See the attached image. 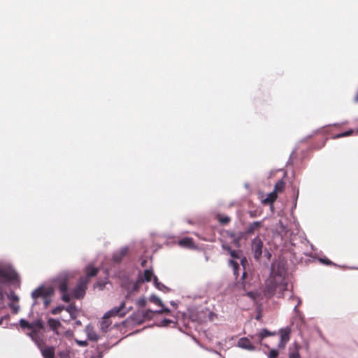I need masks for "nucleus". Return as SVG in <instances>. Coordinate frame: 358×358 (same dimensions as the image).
<instances>
[{"label": "nucleus", "instance_id": "obj_23", "mask_svg": "<svg viewBox=\"0 0 358 358\" xmlns=\"http://www.w3.org/2000/svg\"><path fill=\"white\" fill-rule=\"evenodd\" d=\"M277 198V194L274 191L269 193L266 198L264 200L265 203H273Z\"/></svg>", "mask_w": 358, "mask_h": 358}, {"label": "nucleus", "instance_id": "obj_32", "mask_svg": "<svg viewBox=\"0 0 358 358\" xmlns=\"http://www.w3.org/2000/svg\"><path fill=\"white\" fill-rule=\"evenodd\" d=\"M219 221L222 224H227L230 221V219L228 216H220L219 217Z\"/></svg>", "mask_w": 358, "mask_h": 358}, {"label": "nucleus", "instance_id": "obj_45", "mask_svg": "<svg viewBox=\"0 0 358 358\" xmlns=\"http://www.w3.org/2000/svg\"><path fill=\"white\" fill-rule=\"evenodd\" d=\"M320 261H321L322 262H323V263H325V264H329V261H326V260H324V259H320Z\"/></svg>", "mask_w": 358, "mask_h": 358}, {"label": "nucleus", "instance_id": "obj_19", "mask_svg": "<svg viewBox=\"0 0 358 358\" xmlns=\"http://www.w3.org/2000/svg\"><path fill=\"white\" fill-rule=\"evenodd\" d=\"M98 269L94 266L89 265L85 268L87 277L94 276L97 273Z\"/></svg>", "mask_w": 358, "mask_h": 358}, {"label": "nucleus", "instance_id": "obj_44", "mask_svg": "<svg viewBox=\"0 0 358 358\" xmlns=\"http://www.w3.org/2000/svg\"><path fill=\"white\" fill-rule=\"evenodd\" d=\"M59 355H60V357L64 356V358H68V356H67L66 354H64V353H62V352H61V353L59 354Z\"/></svg>", "mask_w": 358, "mask_h": 358}, {"label": "nucleus", "instance_id": "obj_33", "mask_svg": "<svg viewBox=\"0 0 358 358\" xmlns=\"http://www.w3.org/2000/svg\"><path fill=\"white\" fill-rule=\"evenodd\" d=\"M67 284L66 282H61L60 285H59V289L60 291L62 292V293H64L67 291Z\"/></svg>", "mask_w": 358, "mask_h": 358}, {"label": "nucleus", "instance_id": "obj_49", "mask_svg": "<svg viewBox=\"0 0 358 358\" xmlns=\"http://www.w3.org/2000/svg\"><path fill=\"white\" fill-rule=\"evenodd\" d=\"M357 131H358V129H357Z\"/></svg>", "mask_w": 358, "mask_h": 358}, {"label": "nucleus", "instance_id": "obj_7", "mask_svg": "<svg viewBox=\"0 0 358 358\" xmlns=\"http://www.w3.org/2000/svg\"><path fill=\"white\" fill-rule=\"evenodd\" d=\"M230 253L234 259L229 261V265L233 268L234 274L238 275V263L235 261V259H240L241 263L243 262L244 259L241 258L240 251H231Z\"/></svg>", "mask_w": 358, "mask_h": 358}, {"label": "nucleus", "instance_id": "obj_8", "mask_svg": "<svg viewBox=\"0 0 358 358\" xmlns=\"http://www.w3.org/2000/svg\"><path fill=\"white\" fill-rule=\"evenodd\" d=\"M48 325L50 328L58 336L62 334V325L60 321L50 318L48 321Z\"/></svg>", "mask_w": 358, "mask_h": 358}, {"label": "nucleus", "instance_id": "obj_17", "mask_svg": "<svg viewBox=\"0 0 358 358\" xmlns=\"http://www.w3.org/2000/svg\"><path fill=\"white\" fill-rule=\"evenodd\" d=\"M178 245L182 247L192 248L193 247V241L191 238H185L178 241Z\"/></svg>", "mask_w": 358, "mask_h": 358}, {"label": "nucleus", "instance_id": "obj_43", "mask_svg": "<svg viewBox=\"0 0 358 358\" xmlns=\"http://www.w3.org/2000/svg\"><path fill=\"white\" fill-rule=\"evenodd\" d=\"M81 325V322L80 320H77L75 322V326H80Z\"/></svg>", "mask_w": 358, "mask_h": 358}, {"label": "nucleus", "instance_id": "obj_46", "mask_svg": "<svg viewBox=\"0 0 358 358\" xmlns=\"http://www.w3.org/2000/svg\"><path fill=\"white\" fill-rule=\"evenodd\" d=\"M35 334V331H33L31 334H30V336L34 338V335Z\"/></svg>", "mask_w": 358, "mask_h": 358}, {"label": "nucleus", "instance_id": "obj_13", "mask_svg": "<svg viewBox=\"0 0 358 358\" xmlns=\"http://www.w3.org/2000/svg\"><path fill=\"white\" fill-rule=\"evenodd\" d=\"M87 338L92 341H96L99 339L98 335L94 331L91 325H87L85 328Z\"/></svg>", "mask_w": 358, "mask_h": 358}, {"label": "nucleus", "instance_id": "obj_36", "mask_svg": "<svg viewBox=\"0 0 358 358\" xmlns=\"http://www.w3.org/2000/svg\"><path fill=\"white\" fill-rule=\"evenodd\" d=\"M171 322H172L171 320H168V319H164L161 321L159 326L165 327V326L168 325L169 324H170Z\"/></svg>", "mask_w": 358, "mask_h": 358}, {"label": "nucleus", "instance_id": "obj_6", "mask_svg": "<svg viewBox=\"0 0 358 358\" xmlns=\"http://www.w3.org/2000/svg\"><path fill=\"white\" fill-rule=\"evenodd\" d=\"M263 243L259 237L255 238L252 241V250L255 259H258L262 256Z\"/></svg>", "mask_w": 358, "mask_h": 358}, {"label": "nucleus", "instance_id": "obj_21", "mask_svg": "<svg viewBox=\"0 0 358 358\" xmlns=\"http://www.w3.org/2000/svg\"><path fill=\"white\" fill-rule=\"evenodd\" d=\"M150 301L159 307H163L162 301L154 294L150 296Z\"/></svg>", "mask_w": 358, "mask_h": 358}, {"label": "nucleus", "instance_id": "obj_12", "mask_svg": "<svg viewBox=\"0 0 358 358\" xmlns=\"http://www.w3.org/2000/svg\"><path fill=\"white\" fill-rule=\"evenodd\" d=\"M20 324L22 328H28L30 329H34L35 327H38V329H41L43 327L41 322L38 321L35 324H29L26 320L21 319L20 320Z\"/></svg>", "mask_w": 358, "mask_h": 358}, {"label": "nucleus", "instance_id": "obj_4", "mask_svg": "<svg viewBox=\"0 0 358 358\" xmlns=\"http://www.w3.org/2000/svg\"><path fill=\"white\" fill-rule=\"evenodd\" d=\"M87 279L82 278L79 280L76 288L73 292V295L76 299L83 298L87 289Z\"/></svg>", "mask_w": 358, "mask_h": 358}, {"label": "nucleus", "instance_id": "obj_11", "mask_svg": "<svg viewBox=\"0 0 358 358\" xmlns=\"http://www.w3.org/2000/svg\"><path fill=\"white\" fill-rule=\"evenodd\" d=\"M161 308H162L160 310H157L155 311H153L152 310H147L145 312H142L141 313L144 318H151L152 317L153 313L163 314L169 313L170 312V310L168 308H166L164 304L163 307Z\"/></svg>", "mask_w": 358, "mask_h": 358}, {"label": "nucleus", "instance_id": "obj_39", "mask_svg": "<svg viewBox=\"0 0 358 358\" xmlns=\"http://www.w3.org/2000/svg\"><path fill=\"white\" fill-rule=\"evenodd\" d=\"M289 358H299V354L297 351L292 352L289 354Z\"/></svg>", "mask_w": 358, "mask_h": 358}, {"label": "nucleus", "instance_id": "obj_22", "mask_svg": "<svg viewBox=\"0 0 358 358\" xmlns=\"http://www.w3.org/2000/svg\"><path fill=\"white\" fill-rule=\"evenodd\" d=\"M274 335H275V332H271V331H268L266 329H263L259 332V337L260 340L262 341V339H264L266 336H274Z\"/></svg>", "mask_w": 358, "mask_h": 358}, {"label": "nucleus", "instance_id": "obj_37", "mask_svg": "<svg viewBox=\"0 0 358 358\" xmlns=\"http://www.w3.org/2000/svg\"><path fill=\"white\" fill-rule=\"evenodd\" d=\"M76 342L81 347H85L87 345V342L86 341L76 340Z\"/></svg>", "mask_w": 358, "mask_h": 358}, {"label": "nucleus", "instance_id": "obj_42", "mask_svg": "<svg viewBox=\"0 0 358 358\" xmlns=\"http://www.w3.org/2000/svg\"><path fill=\"white\" fill-rule=\"evenodd\" d=\"M170 303H171V306H173L175 308H177V306H178V304L175 301H171L170 302Z\"/></svg>", "mask_w": 358, "mask_h": 358}, {"label": "nucleus", "instance_id": "obj_40", "mask_svg": "<svg viewBox=\"0 0 358 358\" xmlns=\"http://www.w3.org/2000/svg\"><path fill=\"white\" fill-rule=\"evenodd\" d=\"M69 275L68 273H62L60 276H59V279L62 280V279L64 280H66L69 278Z\"/></svg>", "mask_w": 358, "mask_h": 358}, {"label": "nucleus", "instance_id": "obj_3", "mask_svg": "<svg viewBox=\"0 0 358 358\" xmlns=\"http://www.w3.org/2000/svg\"><path fill=\"white\" fill-rule=\"evenodd\" d=\"M283 281L280 275L272 273L266 280V292L268 294H273L275 289Z\"/></svg>", "mask_w": 358, "mask_h": 358}, {"label": "nucleus", "instance_id": "obj_29", "mask_svg": "<svg viewBox=\"0 0 358 358\" xmlns=\"http://www.w3.org/2000/svg\"><path fill=\"white\" fill-rule=\"evenodd\" d=\"M65 308H64V306H57L55 308L52 309L51 313L53 315H57V314L60 313Z\"/></svg>", "mask_w": 358, "mask_h": 358}, {"label": "nucleus", "instance_id": "obj_24", "mask_svg": "<svg viewBox=\"0 0 358 358\" xmlns=\"http://www.w3.org/2000/svg\"><path fill=\"white\" fill-rule=\"evenodd\" d=\"M284 186L285 182L282 180L278 181L275 185L274 192H281L283 189Z\"/></svg>", "mask_w": 358, "mask_h": 358}, {"label": "nucleus", "instance_id": "obj_9", "mask_svg": "<svg viewBox=\"0 0 358 358\" xmlns=\"http://www.w3.org/2000/svg\"><path fill=\"white\" fill-rule=\"evenodd\" d=\"M0 276L8 280H14L17 278L16 272L10 268H3L0 266Z\"/></svg>", "mask_w": 358, "mask_h": 358}, {"label": "nucleus", "instance_id": "obj_31", "mask_svg": "<svg viewBox=\"0 0 358 358\" xmlns=\"http://www.w3.org/2000/svg\"><path fill=\"white\" fill-rule=\"evenodd\" d=\"M278 355V351L275 349L271 350L268 357L269 358H276Z\"/></svg>", "mask_w": 358, "mask_h": 358}, {"label": "nucleus", "instance_id": "obj_35", "mask_svg": "<svg viewBox=\"0 0 358 358\" xmlns=\"http://www.w3.org/2000/svg\"><path fill=\"white\" fill-rule=\"evenodd\" d=\"M10 308L13 310L15 313H17L19 310V306L15 303H12L10 305Z\"/></svg>", "mask_w": 358, "mask_h": 358}, {"label": "nucleus", "instance_id": "obj_28", "mask_svg": "<svg viewBox=\"0 0 358 358\" xmlns=\"http://www.w3.org/2000/svg\"><path fill=\"white\" fill-rule=\"evenodd\" d=\"M353 132V130H348L345 132H343V133H341L339 134H337L336 136H335L334 137V138H341V137H344V136H349L351 134H352Z\"/></svg>", "mask_w": 358, "mask_h": 358}, {"label": "nucleus", "instance_id": "obj_25", "mask_svg": "<svg viewBox=\"0 0 358 358\" xmlns=\"http://www.w3.org/2000/svg\"><path fill=\"white\" fill-rule=\"evenodd\" d=\"M136 303L138 307L141 308L145 306L147 303V300L145 297H142L138 299Z\"/></svg>", "mask_w": 358, "mask_h": 358}, {"label": "nucleus", "instance_id": "obj_1", "mask_svg": "<svg viewBox=\"0 0 358 358\" xmlns=\"http://www.w3.org/2000/svg\"><path fill=\"white\" fill-rule=\"evenodd\" d=\"M54 293V289L50 286L41 285L37 289L34 290L31 293V297L34 299V305L38 303V299L41 298L43 300V303L45 308L51 301V296Z\"/></svg>", "mask_w": 358, "mask_h": 358}, {"label": "nucleus", "instance_id": "obj_16", "mask_svg": "<svg viewBox=\"0 0 358 358\" xmlns=\"http://www.w3.org/2000/svg\"><path fill=\"white\" fill-rule=\"evenodd\" d=\"M65 310L69 313L72 319L76 318L78 315L79 310L75 306L69 305L66 307Z\"/></svg>", "mask_w": 358, "mask_h": 358}, {"label": "nucleus", "instance_id": "obj_14", "mask_svg": "<svg viewBox=\"0 0 358 358\" xmlns=\"http://www.w3.org/2000/svg\"><path fill=\"white\" fill-rule=\"evenodd\" d=\"M128 252V248L123 247L119 251L114 253L113 259L115 262L120 261Z\"/></svg>", "mask_w": 358, "mask_h": 358}, {"label": "nucleus", "instance_id": "obj_2", "mask_svg": "<svg viewBox=\"0 0 358 358\" xmlns=\"http://www.w3.org/2000/svg\"><path fill=\"white\" fill-rule=\"evenodd\" d=\"M124 307L125 303L122 302L118 307H114L103 315L101 321L100 322V329L103 332L105 333L108 330V328L111 324V322L109 320L110 317L115 315L123 317L126 314V312H122Z\"/></svg>", "mask_w": 358, "mask_h": 358}, {"label": "nucleus", "instance_id": "obj_18", "mask_svg": "<svg viewBox=\"0 0 358 358\" xmlns=\"http://www.w3.org/2000/svg\"><path fill=\"white\" fill-rule=\"evenodd\" d=\"M154 277H156V276L154 275L152 271L151 270L147 269L144 271L143 276V280L149 282V281H151L152 279L154 280Z\"/></svg>", "mask_w": 358, "mask_h": 358}, {"label": "nucleus", "instance_id": "obj_27", "mask_svg": "<svg viewBox=\"0 0 358 358\" xmlns=\"http://www.w3.org/2000/svg\"><path fill=\"white\" fill-rule=\"evenodd\" d=\"M107 283H108V282L106 281V280L105 281L97 282L94 285V288H98L99 289L102 290L105 287V286H106V285Z\"/></svg>", "mask_w": 358, "mask_h": 358}, {"label": "nucleus", "instance_id": "obj_38", "mask_svg": "<svg viewBox=\"0 0 358 358\" xmlns=\"http://www.w3.org/2000/svg\"><path fill=\"white\" fill-rule=\"evenodd\" d=\"M62 299L64 302H68L70 300V297H69V294H67L66 292H64V293H63V294L62 296Z\"/></svg>", "mask_w": 358, "mask_h": 358}, {"label": "nucleus", "instance_id": "obj_5", "mask_svg": "<svg viewBox=\"0 0 358 358\" xmlns=\"http://www.w3.org/2000/svg\"><path fill=\"white\" fill-rule=\"evenodd\" d=\"M279 333L280 340L278 343V347L280 348H284L287 342L289 341L291 329L288 327H286L285 328L280 329Z\"/></svg>", "mask_w": 358, "mask_h": 358}, {"label": "nucleus", "instance_id": "obj_48", "mask_svg": "<svg viewBox=\"0 0 358 358\" xmlns=\"http://www.w3.org/2000/svg\"><path fill=\"white\" fill-rule=\"evenodd\" d=\"M355 101H358V92H357V96L355 98Z\"/></svg>", "mask_w": 358, "mask_h": 358}, {"label": "nucleus", "instance_id": "obj_41", "mask_svg": "<svg viewBox=\"0 0 358 358\" xmlns=\"http://www.w3.org/2000/svg\"><path fill=\"white\" fill-rule=\"evenodd\" d=\"M247 294H248L250 297H251L252 299H256V296H257V294H256L255 293H253V292H248Z\"/></svg>", "mask_w": 358, "mask_h": 358}, {"label": "nucleus", "instance_id": "obj_15", "mask_svg": "<svg viewBox=\"0 0 358 358\" xmlns=\"http://www.w3.org/2000/svg\"><path fill=\"white\" fill-rule=\"evenodd\" d=\"M41 353L44 358H54L55 348L54 347H47L41 348Z\"/></svg>", "mask_w": 358, "mask_h": 358}, {"label": "nucleus", "instance_id": "obj_26", "mask_svg": "<svg viewBox=\"0 0 358 358\" xmlns=\"http://www.w3.org/2000/svg\"><path fill=\"white\" fill-rule=\"evenodd\" d=\"M261 224L262 223L260 222H255L250 226L248 231L250 232H253L255 229L259 228Z\"/></svg>", "mask_w": 358, "mask_h": 358}, {"label": "nucleus", "instance_id": "obj_10", "mask_svg": "<svg viewBox=\"0 0 358 358\" xmlns=\"http://www.w3.org/2000/svg\"><path fill=\"white\" fill-rule=\"evenodd\" d=\"M237 346L240 348L250 351H252L255 349V346L252 345L250 341L246 337L241 338L238 341Z\"/></svg>", "mask_w": 358, "mask_h": 358}, {"label": "nucleus", "instance_id": "obj_47", "mask_svg": "<svg viewBox=\"0 0 358 358\" xmlns=\"http://www.w3.org/2000/svg\"><path fill=\"white\" fill-rule=\"evenodd\" d=\"M300 303H301V301H299L298 304H297L296 306H295V307H294V310H296L297 306L300 304Z\"/></svg>", "mask_w": 358, "mask_h": 358}, {"label": "nucleus", "instance_id": "obj_30", "mask_svg": "<svg viewBox=\"0 0 358 358\" xmlns=\"http://www.w3.org/2000/svg\"><path fill=\"white\" fill-rule=\"evenodd\" d=\"M73 335V332L71 330L62 331V334L60 336H64L66 338H71Z\"/></svg>", "mask_w": 358, "mask_h": 358}, {"label": "nucleus", "instance_id": "obj_20", "mask_svg": "<svg viewBox=\"0 0 358 358\" xmlns=\"http://www.w3.org/2000/svg\"><path fill=\"white\" fill-rule=\"evenodd\" d=\"M154 284L157 289L159 290L163 291L164 292L169 291V288L164 285L162 283L158 282L157 278L154 277Z\"/></svg>", "mask_w": 358, "mask_h": 358}, {"label": "nucleus", "instance_id": "obj_34", "mask_svg": "<svg viewBox=\"0 0 358 358\" xmlns=\"http://www.w3.org/2000/svg\"><path fill=\"white\" fill-rule=\"evenodd\" d=\"M8 297L12 300V301H17L19 300V298L18 296L15 294L14 293L11 292L8 296Z\"/></svg>", "mask_w": 358, "mask_h": 358}]
</instances>
